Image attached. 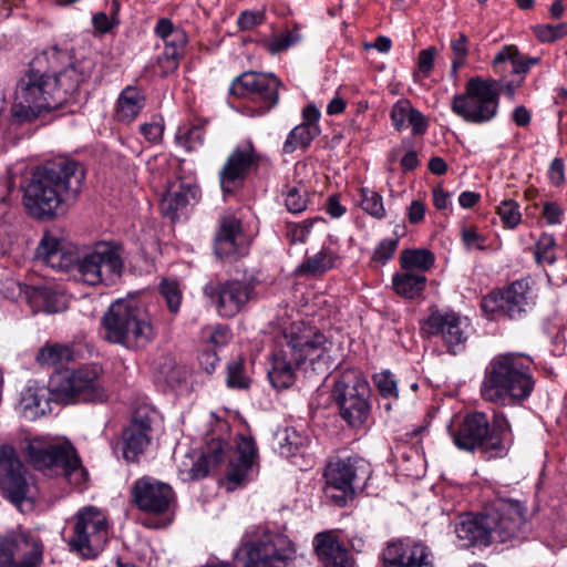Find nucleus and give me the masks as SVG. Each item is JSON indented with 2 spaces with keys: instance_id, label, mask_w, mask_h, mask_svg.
Wrapping results in <instances>:
<instances>
[{
  "instance_id": "nucleus-1",
  "label": "nucleus",
  "mask_w": 567,
  "mask_h": 567,
  "mask_svg": "<svg viewBox=\"0 0 567 567\" xmlns=\"http://www.w3.org/2000/svg\"><path fill=\"white\" fill-rule=\"evenodd\" d=\"M122 254V247L111 241L78 250L54 231L44 233L37 248V258L44 265L92 287L116 284L124 270Z\"/></svg>"
},
{
  "instance_id": "nucleus-2",
  "label": "nucleus",
  "mask_w": 567,
  "mask_h": 567,
  "mask_svg": "<svg viewBox=\"0 0 567 567\" xmlns=\"http://www.w3.org/2000/svg\"><path fill=\"white\" fill-rule=\"evenodd\" d=\"M334 360L333 343L323 332L302 321L293 322L275 340L268 379L275 389H288L303 362L309 361L315 371L327 373Z\"/></svg>"
},
{
  "instance_id": "nucleus-3",
  "label": "nucleus",
  "mask_w": 567,
  "mask_h": 567,
  "mask_svg": "<svg viewBox=\"0 0 567 567\" xmlns=\"http://www.w3.org/2000/svg\"><path fill=\"white\" fill-rule=\"evenodd\" d=\"M66 58L55 47L38 54L17 83L11 106L12 124H25L42 114L61 107L68 100L56 76L58 62Z\"/></svg>"
},
{
  "instance_id": "nucleus-4",
  "label": "nucleus",
  "mask_w": 567,
  "mask_h": 567,
  "mask_svg": "<svg viewBox=\"0 0 567 567\" xmlns=\"http://www.w3.org/2000/svg\"><path fill=\"white\" fill-rule=\"evenodd\" d=\"M84 177L83 167L74 161L60 159L40 166L24 187L23 205L31 216L51 219L75 199Z\"/></svg>"
},
{
  "instance_id": "nucleus-5",
  "label": "nucleus",
  "mask_w": 567,
  "mask_h": 567,
  "mask_svg": "<svg viewBox=\"0 0 567 567\" xmlns=\"http://www.w3.org/2000/svg\"><path fill=\"white\" fill-rule=\"evenodd\" d=\"M534 360L523 352L495 355L484 370L480 392L484 401L501 406L520 405L535 389Z\"/></svg>"
},
{
  "instance_id": "nucleus-6",
  "label": "nucleus",
  "mask_w": 567,
  "mask_h": 567,
  "mask_svg": "<svg viewBox=\"0 0 567 567\" xmlns=\"http://www.w3.org/2000/svg\"><path fill=\"white\" fill-rule=\"evenodd\" d=\"M526 506L514 499L498 498L484 514H465L455 524L456 536L465 546L488 545L493 539L504 543L516 537L526 523Z\"/></svg>"
},
{
  "instance_id": "nucleus-7",
  "label": "nucleus",
  "mask_w": 567,
  "mask_h": 567,
  "mask_svg": "<svg viewBox=\"0 0 567 567\" xmlns=\"http://www.w3.org/2000/svg\"><path fill=\"white\" fill-rule=\"evenodd\" d=\"M257 457L256 443L249 435H236L234 446L220 437H214L207 443L202 456L193 464L190 477L203 478L227 460V480L239 485L248 478Z\"/></svg>"
},
{
  "instance_id": "nucleus-8",
  "label": "nucleus",
  "mask_w": 567,
  "mask_h": 567,
  "mask_svg": "<svg viewBox=\"0 0 567 567\" xmlns=\"http://www.w3.org/2000/svg\"><path fill=\"white\" fill-rule=\"evenodd\" d=\"M105 339L128 350L144 348L155 338V330L144 303L135 298L114 301L102 317Z\"/></svg>"
},
{
  "instance_id": "nucleus-9",
  "label": "nucleus",
  "mask_w": 567,
  "mask_h": 567,
  "mask_svg": "<svg viewBox=\"0 0 567 567\" xmlns=\"http://www.w3.org/2000/svg\"><path fill=\"white\" fill-rule=\"evenodd\" d=\"M236 558L243 567H291L296 547L281 532L268 526H252L246 530Z\"/></svg>"
},
{
  "instance_id": "nucleus-10",
  "label": "nucleus",
  "mask_w": 567,
  "mask_h": 567,
  "mask_svg": "<svg viewBox=\"0 0 567 567\" xmlns=\"http://www.w3.org/2000/svg\"><path fill=\"white\" fill-rule=\"evenodd\" d=\"M27 461L47 476H63L71 485L86 482L87 472L69 442L53 443L43 437L29 440L24 447Z\"/></svg>"
},
{
  "instance_id": "nucleus-11",
  "label": "nucleus",
  "mask_w": 567,
  "mask_h": 567,
  "mask_svg": "<svg viewBox=\"0 0 567 567\" xmlns=\"http://www.w3.org/2000/svg\"><path fill=\"white\" fill-rule=\"evenodd\" d=\"M451 110L470 124L481 125L492 122L499 110L497 81L481 76L468 79L464 92L453 96Z\"/></svg>"
},
{
  "instance_id": "nucleus-12",
  "label": "nucleus",
  "mask_w": 567,
  "mask_h": 567,
  "mask_svg": "<svg viewBox=\"0 0 567 567\" xmlns=\"http://www.w3.org/2000/svg\"><path fill=\"white\" fill-rule=\"evenodd\" d=\"M71 535L69 547L83 558H95L104 548L109 537L106 514L95 506L81 507L69 520Z\"/></svg>"
},
{
  "instance_id": "nucleus-13",
  "label": "nucleus",
  "mask_w": 567,
  "mask_h": 567,
  "mask_svg": "<svg viewBox=\"0 0 567 567\" xmlns=\"http://www.w3.org/2000/svg\"><path fill=\"white\" fill-rule=\"evenodd\" d=\"M370 384L363 374L349 370L336 381L332 398L338 404L341 417L353 427L363 425L371 411Z\"/></svg>"
},
{
  "instance_id": "nucleus-14",
  "label": "nucleus",
  "mask_w": 567,
  "mask_h": 567,
  "mask_svg": "<svg viewBox=\"0 0 567 567\" xmlns=\"http://www.w3.org/2000/svg\"><path fill=\"white\" fill-rule=\"evenodd\" d=\"M371 473L370 463L359 456L329 462L324 471L327 497L337 505L344 506L354 497L357 487L370 478Z\"/></svg>"
},
{
  "instance_id": "nucleus-15",
  "label": "nucleus",
  "mask_w": 567,
  "mask_h": 567,
  "mask_svg": "<svg viewBox=\"0 0 567 567\" xmlns=\"http://www.w3.org/2000/svg\"><path fill=\"white\" fill-rule=\"evenodd\" d=\"M449 432L460 450H478L488 457L501 456L505 452V445L491 434L489 420L483 412L467 414L457 426L451 425Z\"/></svg>"
},
{
  "instance_id": "nucleus-16",
  "label": "nucleus",
  "mask_w": 567,
  "mask_h": 567,
  "mask_svg": "<svg viewBox=\"0 0 567 567\" xmlns=\"http://www.w3.org/2000/svg\"><path fill=\"white\" fill-rule=\"evenodd\" d=\"M0 491L19 508L23 503H32L37 495L32 477L11 445H0Z\"/></svg>"
},
{
  "instance_id": "nucleus-17",
  "label": "nucleus",
  "mask_w": 567,
  "mask_h": 567,
  "mask_svg": "<svg viewBox=\"0 0 567 567\" xmlns=\"http://www.w3.org/2000/svg\"><path fill=\"white\" fill-rule=\"evenodd\" d=\"M281 85V81L272 73L244 72L233 80L228 92L250 101L256 105L255 113L264 115L278 104V90Z\"/></svg>"
},
{
  "instance_id": "nucleus-18",
  "label": "nucleus",
  "mask_w": 567,
  "mask_h": 567,
  "mask_svg": "<svg viewBox=\"0 0 567 567\" xmlns=\"http://www.w3.org/2000/svg\"><path fill=\"white\" fill-rule=\"evenodd\" d=\"M255 281L249 278L210 281L205 285L204 295L215 303L219 316L233 318L255 298Z\"/></svg>"
},
{
  "instance_id": "nucleus-19",
  "label": "nucleus",
  "mask_w": 567,
  "mask_h": 567,
  "mask_svg": "<svg viewBox=\"0 0 567 567\" xmlns=\"http://www.w3.org/2000/svg\"><path fill=\"white\" fill-rule=\"evenodd\" d=\"M102 370L95 365L83 367L59 377L55 390L78 402L102 403L107 399Z\"/></svg>"
},
{
  "instance_id": "nucleus-20",
  "label": "nucleus",
  "mask_w": 567,
  "mask_h": 567,
  "mask_svg": "<svg viewBox=\"0 0 567 567\" xmlns=\"http://www.w3.org/2000/svg\"><path fill=\"white\" fill-rule=\"evenodd\" d=\"M536 303V295L528 279L514 281L502 292H493L484 298L483 308L486 311H495L497 308L511 319H519L533 309Z\"/></svg>"
},
{
  "instance_id": "nucleus-21",
  "label": "nucleus",
  "mask_w": 567,
  "mask_h": 567,
  "mask_svg": "<svg viewBox=\"0 0 567 567\" xmlns=\"http://www.w3.org/2000/svg\"><path fill=\"white\" fill-rule=\"evenodd\" d=\"M259 155L250 141L238 144L227 157L219 172V183L224 194H233L243 186L249 173L257 168Z\"/></svg>"
},
{
  "instance_id": "nucleus-22",
  "label": "nucleus",
  "mask_w": 567,
  "mask_h": 567,
  "mask_svg": "<svg viewBox=\"0 0 567 567\" xmlns=\"http://www.w3.org/2000/svg\"><path fill=\"white\" fill-rule=\"evenodd\" d=\"M42 560V544L33 534L0 538V567H35Z\"/></svg>"
},
{
  "instance_id": "nucleus-23",
  "label": "nucleus",
  "mask_w": 567,
  "mask_h": 567,
  "mask_svg": "<svg viewBox=\"0 0 567 567\" xmlns=\"http://www.w3.org/2000/svg\"><path fill=\"white\" fill-rule=\"evenodd\" d=\"M467 320L455 312L432 311L422 324V332L427 337H440L449 351L456 353L455 348L466 340Z\"/></svg>"
},
{
  "instance_id": "nucleus-24",
  "label": "nucleus",
  "mask_w": 567,
  "mask_h": 567,
  "mask_svg": "<svg viewBox=\"0 0 567 567\" xmlns=\"http://www.w3.org/2000/svg\"><path fill=\"white\" fill-rule=\"evenodd\" d=\"M132 499L143 512L163 514L168 511L174 499V492L168 484L152 477H142L133 484Z\"/></svg>"
},
{
  "instance_id": "nucleus-25",
  "label": "nucleus",
  "mask_w": 567,
  "mask_h": 567,
  "mask_svg": "<svg viewBox=\"0 0 567 567\" xmlns=\"http://www.w3.org/2000/svg\"><path fill=\"white\" fill-rule=\"evenodd\" d=\"M155 416V411L148 406H140L135 410L131 424L123 433V456L126 461H136L150 445Z\"/></svg>"
},
{
  "instance_id": "nucleus-26",
  "label": "nucleus",
  "mask_w": 567,
  "mask_h": 567,
  "mask_svg": "<svg viewBox=\"0 0 567 567\" xmlns=\"http://www.w3.org/2000/svg\"><path fill=\"white\" fill-rule=\"evenodd\" d=\"M383 567H433L431 550L421 543L393 540L381 555Z\"/></svg>"
},
{
  "instance_id": "nucleus-27",
  "label": "nucleus",
  "mask_w": 567,
  "mask_h": 567,
  "mask_svg": "<svg viewBox=\"0 0 567 567\" xmlns=\"http://www.w3.org/2000/svg\"><path fill=\"white\" fill-rule=\"evenodd\" d=\"M250 240L243 231L241 221L234 215H225L219 220L215 237V252L220 258H239L248 252Z\"/></svg>"
},
{
  "instance_id": "nucleus-28",
  "label": "nucleus",
  "mask_w": 567,
  "mask_h": 567,
  "mask_svg": "<svg viewBox=\"0 0 567 567\" xmlns=\"http://www.w3.org/2000/svg\"><path fill=\"white\" fill-rule=\"evenodd\" d=\"M33 311L56 313L66 309V298L59 286L52 281L38 284H16Z\"/></svg>"
},
{
  "instance_id": "nucleus-29",
  "label": "nucleus",
  "mask_w": 567,
  "mask_h": 567,
  "mask_svg": "<svg viewBox=\"0 0 567 567\" xmlns=\"http://www.w3.org/2000/svg\"><path fill=\"white\" fill-rule=\"evenodd\" d=\"M197 195L198 187L195 184L178 177L173 181L169 179L161 199V212L174 223L190 200H197Z\"/></svg>"
},
{
  "instance_id": "nucleus-30",
  "label": "nucleus",
  "mask_w": 567,
  "mask_h": 567,
  "mask_svg": "<svg viewBox=\"0 0 567 567\" xmlns=\"http://www.w3.org/2000/svg\"><path fill=\"white\" fill-rule=\"evenodd\" d=\"M312 546L322 567H354V559L332 530L318 533Z\"/></svg>"
},
{
  "instance_id": "nucleus-31",
  "label": "nucleus",
  "mask_w": 567,
  "mask_h": 567,
  "mask_svg": "<svg viewBox=\"0 0 567 567\" xmlns=\"http://www.w3.org/2000/svg\"><path fill=\"white\" fill-rule=\"evenodd\" d=\"M50 389L29 381L21 391L19 411L27 420H37L50 411Z\"/></svg>"
},
{
  "instance_id": "nucleus-32",
  "label": "nucleus",
  "mask_w": 567,
  "mask_h": 567,
  "mask_svg": "<svg viewBox=\"0 0 567 567\" xmlns=\"http://www.w3.org/2000/svg\"><path fill=\"white\" fill-rule=\"evenodd\" d=\"M390 118L396 131L402 132L409 125L412 134L416 136L423 135L429 127L426 117L406 99H401L393 104Z\"/></svg>"
},
{
  "instance_id": "nucleus-33",
  "label": "nucleus",
  "mask_w": 567,
  "mask_h": 567,
  "mask_svg": "<svg viewBox=\"0 0 567 567\" xmlns=\"http://www.w3.org/2000/svg\"><path fill=\"white\" fill-rule=\"evenodd\" d=\"M146 104V96L142 89L133 85L124 87L114 106V118L124 124H128L137 118Z\"/></svg>"
},
{
  "instance_id": "nucleus-34",
  "label": "nucleus",
  "mask_w": 567,
  "mask_h": 567,
  "mask_svg": "<svg viewBox=\"0 0 567 567\" xmlns=\"http://www.w3.org/2000/svg\"><path fill=\"white\" fill-rule=\"evenodd\" d=\"M333 244L331 237L329 244L324 243L321 249L306 258L296 269V274L305 277H318L336 267L339 260V251L331 247Z\"/></svg>"
},
{
  "instance_id": "nucleus-35",
  "label": "nucleus",
  "mask_w": 567,
  "mask_h": 567,
  "mask_svg": "<svg viewBox=\"0 0 567 567\" xmlns=\"http://www.w3.org/2000/svg\"><path fill=\"white\" fill-rule=\"evenodd\" d=\"M94 66L95 63L91 58L83 56L72 62L64 70L56 72L60 85L64 87L69 96L78 90L81 83L90 79Z\"/></svg>"
},
{
  "instance_id": "nucleus-36",
  "label": "nucleus",
  "mask_w": 567,
  "mask_h": 567,
  "mask_svg": "<svg viewBox=\"0 0 567 567\" xmlns=\"http://www.w3.org/2000/svg\"><path fill=\"white\" fill-rule=\"evenodd\" d=\"M276 437L280 455L287 458L296 457L297 455L305 456L306 449L310 443L309 437L293 426L279 431Z\"/></svg>"
},
{
  "instance_id": "nucleus-37",
  "label": "nucleus",
  "mask_w": 567,
  "mask_h": 567,
  "mask_svg": "<svg viewBox=\"0 0 567 567\" xmlns=\"http://www.w3.org/2000/svg\"><path fill=\"white\" fill-rule=\"evenodd\" d=\"M426 285L424 274L402 269L392 277L394 291L404 298L414 299L423 292Z\"/></svg>"
},
{
  "instance_id": "nucleus-38",
  "label": "nucleus",
  "mask_w": 567,
  "mask_h": 567,
  "mask_svg": "<svg viewBox=\"0 0 567 567\" xmlns=\"http://www.w3.org/2000/svg\"><path fill=\"white\" fill-rule=\"evenodd\" d=\"M434 262L435 256L429 249H403L400 254V266L405 270L424 274Z\"/></svg>"
},
{
  "instance_id": "nucleus-39",
  "label": "nucleus",
  "mask_w": 567,
  "mask_h": 567,
  "mask_svg": "<svg viewBox=\"0 0 567 567\" xmlns=\"http://www.w3.org/2000/svg\"><path fill=\"white\" fill-rule=\"evenodd\" d=\"M372 380L383 401L382 406L384 410L391 411L393 404L399 400V388L395 377L389 370H384L374 373Z\"/></svg>"
},
{
  "instance_id": "nucleus-40",
  "label": "nucleus",
  "mask_w": 567,
  "mask_h": 567,
  "mask_svg": "<svg viewBox=\"0 0 567 567\" xmlns=\"http://www.w3.org/2000/svg\"><path fill=\"white\" fill-rule=\"evenodd\" d=\"M320 132L319 125H308L305 123L297 125L290 131L284 143V152L290 154L297 148H307Z\"/></svg>"
},
{
  "instance_id": "nucleus-41",
  "label": "nucleus",
  "mask_w": 567,
  "mask_h": 567,
  "mask_svg": "<svg viewBox=\"0 0 567 567\" xmlns=\"http://www.w3.org/2000/svg\"><path fill=\"white\" fill-rule=\"evenodd\" d=\"M72 359V351L64 344H47L38 353L37 360L41 365L62 367Z\"/></svg>"
},
{
  "instance_id": "nucleus-42",
  "label": "nucleus",
  "mask_w": 567,
  "mask_h": 567,
  "mask_svg": "<svg viewBox=\"0 0 567 567\" xmlns=\"http://www.w3.org/2000/svg\"><path fill=\"white\" fill-rule=\"evenodd\" d=\"M359 206L371 217L381 220L386 216L383 197L377 190L361 187L359 190Z\"/></svg>"
},
{
  "instance_id": "nucleus-43",
  "label": "nucleus",
  "mask_w": 567,
  "mask_h": 567,
  "mask_svg": "<svg viewBox=\"0 0 567 567\" xmlns=\"http://www.w3.org/2000/svg\"><path fill=\"white\" fill-rule=\"evenodd\" d=\"M158 381L175 388L184 379V372L171 357H163L155 367Z\"/></svg>"
},
{
  "instance_id": "nucleus-44",
  "label": "nucleus",
  "mask_w": 567,
  "mask_h": 567,
  "mask_svg": "<svg viewBox=\"0 0 567 567\" xmlns=\"http://www.w3.org/2000/svg\"><path fill=\"white\" fill-rule=\"evenodd\" d=\"M227 385L230 389L246 390L250 385V378L245 371L241 358L230 361L227 365Z\"/></svg>"
},
{
  "instance_id": "nucleus-45",
  "label": "nucleus",
  "mask_w": 567,
  "mask_h": 567,
  "mask_svg": "<svg viewBox=\"0 0 567 567\" xmlns=\"http://www.w3.org/2000/svg\"><path fill=\"white\" fill-rule=\"evenodd\" d=\"M159 292L165 300L168 311L173 316H176L182 305V291L177 281L173 279L162 280L159 284Z\"/></svg>"
},
{
  "instance_id": "nucleus-46",
  "label": "nucleus",
  "mask_w": 567,
  "mask_h": 567,
  "mask_svg": "<svg viewBox=\"0 0 567 567\" xmlns=\"http://www.w3.org/2000/svg\"><path fill=\"white\" fill-rule=\"evenodd\" d=\"M185 44L175 41L165 42L164 51L158 58V64L165 73L173 72L178 68Z\"/></svg>"
},
{
  "instance_id": "nucleus-47",
  "label": "nucleus",
  "mask_w": 567,
  "mask_h": 567,
  "mask_svg": "<svg viewBox=\"0 0 567 567\" xmlns=\"http://www.w3.org/2000/svg\"><path fill=\"white\" fill-rule=\"evenodd\" d=\"M205 133L200 126L181 127L176 133L177 142L187 151H195L203 145Z\"/></svg>"
},
{
  "instance_id": "nucleus-48",
  "label": "nucleus",
  "mask_w": 567,
  "mask_h": 567,
  "mask_svg": "<svg viewBox=\"0 0 567 567\" xmlns=\"http://www.w3.org/2000/svg\"><path fill=\"white\" fill-rule=\"evenodd\" d=\"M555 239L551 235L543 234L534 248V256L538 264L551 265L556 260Z\"/></svg>"
},
{
  "instance_id": "nucleus-49",
  "label": "nucleus",
  "mask_w": 567,
  "mask_h": 567,
  "mask_svg": "<svg viewBox=\"0 0 567 567\" xmlns=\"http://www.w3.org/2000/svg\"><path fill=\"white\" fill-rule=\"evenodd\" d=\"M284 196L285 205L290 213L299 214L307 208L308 196L307 190L303 187H288Z\"/></svg>"
},
{
  "instance_id": "nucleus-50",
  "label": "nucleus",
  "mask_w": 567,
  "mask_h": 567,
  "mask_svg": "<svg viewBox=\"0 0 567 567\" xmlns=\"http://www.w3.org/2000/svg\"><path fill=\"white\" fill-rule=\"evenodd\" d=\"M533 31L540 42H553L567 35V23L537 24L533 27Z\"/></svg>"
},
{
  "instance_id": "nucleus-51",
  "label": "nucleus",
  "mask_w": 567,
  "mask_h": 567,
  "mask_svg": "<svg viewBox=\"0 0 567 567\" xmlns=\"http://www.w3.org/2000/svg\"><path fill=\"white\" fill-rule=\"evenodd\" d=\"M155 33L164 40L186 43V34L182 29L175 28L169 19L162 18L155 25Z\"/></svg>"
},
{
  "instance_id": "nucleus-52",
  "label": "nucleus",
  "mask_w": 567,
  "mask_h": 567,
  "mask_svg": "<svg viewBox=\"0 0 567 567\" xmlns=\"http://www.w3.org/2000/svg\"><path fill=\"white\" fill-rule=\"evenodd\" d=\"M323 218H313L305 220L301 224H289L287 228V236L291 244H302L308 239L310 229L315 224H324Z\"/></svg>"
},
{
  "instance_id": "nucleus-53",
  "label": "nucleus",
  "mask_w": 567,
  "mask_h": 567,
  "mask_svg": "<svg viewBox=\"0 0 567 567\" xmlns=\"http://www.w3.org/2000/svg\"><path fill=\"white\" fill-rule=\"evenodd\" d=\"M497 214L503 225L507 228L516 227L522 218L518 205L513 200L502 202L497 208Z\"/></svg>"
},
{
  "instance_id": "nucleus-54",
  "label": "nucleus",
  "mask_w": 567,
  "mask_h": 567,
  "mask_svg": "<svg viewBox=\"0 0 567 567\" xmlns=\"http://www.w3.org/2000/svg\"><path fill=\"white\" fill-rule=\"evenodd\" d=\"M204 336L207 342L216 348L226 346L231 339L230 329L224 324L206 327Z\"/></svg>"
},
{
  "instance_id": "nucleus-55",
  "label": "nucleus",
  "mask_w": 567,
  "mask_h": 567,
  "mask_svg": "<svg viewBox=\"0 0 567 567\" xmlns=\"http://www.w3.org/2000/svg\"><path fill=\"white\" fill-rule=\"evenodd\" d=\"M399 246V236L395 238H385L381 240L373 251V260L380 264L388 262L394 255Z\"/></svg>"
},
{
  "instance_id": "nucleus-56",
  "label": "nucleus",
  "mask_w": 567,
  "mask_h": 567,
  "mask_svg": "<svg viewBox=\"0 0 567 567\" xmlns=\"http://www.w3.org/2000/svg\"><path fill=\"white\" fill-rule=\"evenodd\" d=\"M467 37L464 33H460L451 41V48L455 55L452 61L453 72H457V70L463 66L465 62V58L467 55Z\"/></svg>"
},
{
  "instance_id": "nucleus-57",
  "label": "nucleus",
  "mask_w": 567,
  "mask_h": 567,
  "mask_svg": "<svg viewBox=\"0 0 567 567\" xmlns=\"http://www.w3.org/2000/svg\"><path fill=\"white\" fill-rule=\"evenodd\" d=\"M300 41V34L296 31H287L284 34L276 37L269 43V51L272 54L287 50L288 48L297 44Z\"/></svg>"
},
{
  "instance_id": "nucleus-58",
  "label": "nucleus",
  "mask_w": 567,
  "mask_h": 567,
  "mask_svg": "<svg viewBox=\"0 0 567 567\" xmlns=\"http://www.w3.org/2000/svg\"><path fill=\"white\" fill-rule=\"evenodd\" d=\"M163 131L162 120L155 117L140 126V132L151 143H157L162 138Z\"/></svg>"
},
{
  "instance_id": "nucleus-59",
  "label": "nucleus",
  "mask_w": 567,
  "mask_h": 567,
  "mask_svg": "<svg viewBox=\"0 0 567 567\" xmlns=\"http://www.w3.org/2000/svg\"><path fill=\"white\" fill-rule=\"evenodd\" d=\"M462 241L466 249H480L484 250L486 248L485 237L481 235L475 228H464L462 230Z\"/></svg>"
},
{
  "instance_id": "nucleus-60",
  "label": "nucleus",
  "mask_w": 567,
  "mask_h": 567,
  "mask_svg": "<svg viewBox=\"0 0 567 567\" xmlns=\"http://www.w3.org/2000/svg\"><path fill=\"white\" fill-rule=\"evenodd\" d=\"M511 433V425L508 420L503 413H495L493 417V425L491 427V434L495 435L501 444L504 445V439Z\"/></svg>"
},
{
  "instance_id": "nucleus-61",
  "label": "nucleus",
  "mask_w": 567,
  "mask_h": 567,
  "mask_svg": "<svg viewBox=\"0 0 567 567\" xmlns=\"http://www.w3.org/2000/svg\"><path fill=\"white\" fill-rule=\"evenodd\" d=\"M265 14L261 11H244L239 14L237 24L241 30H250L264 22Z\"/></svg>"
},
{
  "instance_id": "nucleus-62",
  "label": "nucleus",
  "mask_w": 567,
  "mask_h": 567,
  "mask_svg": "<svg viewBox=\"0 0 567 567\" xmlns=\"http://www.w3.org/2000/svg\"><path fill=\"white\" fill-rule=\"evenodd\" d=\"M426 207L425 204L419 199L412 200L408 207V220L412 225H417L424 220Z\"/></svg>"
},
{
  "instance_id": "nucleus-63",
  "label": "nucleus",
  "mask_w": 567,
  "mask_h": 567,
  "mask_svg": "<svg viewBox=\"0 0 567 567\" xmlns=\"http://www.w3.org/2000/svg\"><path fill=\"white\" fill-rule=\"evenodd\" d=\"M542 214L547 224L556 225L561 221L563 209L558 204L548 202L544 204Z\"/></svg>"
},
{
  "instance_id": "nucleus-64",
  "label": "nucleus",
  "mask_w": 567,
  "mask_h": 567,
  "mask_svg": "<svg viewBox=\"0 0 567 567\" xmlns=\"http://www.w3.org/2000/svg\"><path fill=\"white\" fill-rule=\"evenodd\" d=\"M434 54H435L434 48H427L425 50L420 51V53H419V58H417L419 70L424 75H429L431 70L433 69Z\"/></svg>"
}]
</instances>
